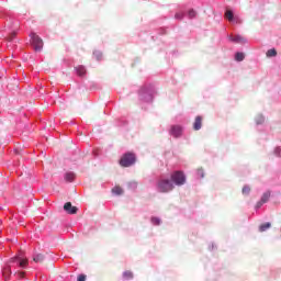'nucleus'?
<instances>
[{
	"mask_svg": "<svg viewBox=\"0 0 281 281\" xmlns=\"http://www.w3.org/2000/svg\"><path fill=\"white\" fill-rule=\"evenodd\" d=\"M192 128L193 131H201V128H203V116L201 115L195 116L192 124Z\"/></svg>",
	"mask_w": 281,
	"mask_h": 281,
	"instance_id": "nucleus-10",
	"label": "nucleus"
},
{
	"mask_svg": "<svg viewBox=\"0 0 281 281\" xmlns=\"http://www.w3.org/2000/svg\"><path fill=\"white\" fill-rule=\"evenodd\" d=\"M85 74H86L85 71H79V72H77V75H78V76H81V77L85 76Z\"/></svg>",
	"mask_w": 281,
	"mask_h": 281,
	"instance_id": "nucleus-34",
	"label": "nucleus"
},
{
	"mask_svg": "<svg viewBox=\"0 0 281 281\" xmlns=\"http://www.w3.org/2000/svg\"><path fill=\"white\" fill-rule=\"evenodd\" d=\"M64 212H66V214H78V206H74V204H71V202H66L64 204Z\"/></svg>",
	"mask_w": 281,
	"mask_h": 281,
	"instance_id": "nucleus-9",
	"label": "nucleus"
},
{
	"mask_svg": "<svg viewBox=\"0 0 281 281\" xmlns=\"http://www.w3.org/2000/svg\"><path fill=\"white\" fill-rule=\"evenodd\" d=\"M93 56L97 60H102V52L100 50H94Z\"/></svg>",
	"mask_w": 281,
	"mask_h": 281,
	"instance_id": "nucleus-27",
	"label": "nucleus"
},
{
	"mask_svg": "<svg viewBox=\"0 0 281 281\" xmlns=\"http://www.w3.org/2000/svg\"><path fill=\"white\" fill-rule=\"evenodd\" d=\"M196 178L198 179H205V171L203 170V168H200L196 170Z\"/></svg>",
	"mask_w": 281,
	"mask_h": 281,
	"instance_id": "nucleus-23",
	"label": "nucleus"
},
{
	"mask_svg": "<svg viewBox=\"0 0 281 281\" xmlns=\"http://www.w3.org/2000/svg\"><path fill=\"white\" fill-rule=\"evenodd\" d=\"M270 199H271V191H266L262 193L259 201H261V203L266 204V203H269Z\"/></svg>",
	"mask_w": 281,
	"mask_h": 281,
	"instance_id": "nucleus-13",
	"label": "nucleus"
},
{
	"mask_svg": "<svg viewBox=\"0 0 281 281\" xmlns=\"http://www.w3.org/2000/svg\"><path fill=\"white\" fill-rule=\"evenodd\" d=\"M155 188L158 194H170L175 190V186L169 177L158 178Z\"/></svg>",
	"mask_w": 281,
	"mask_h": 281,
	"instance_id": "nucleus-2",
	"label": "nucleus"
},
{
	"mask_svg": "<svg viewBox=\"0 0 281 281\" xmlns=\"http://www.w3.org/2000/svg\"><path fill=\"white\" fill-rule=\"evenodd\" d=\"M64 179H65L66 183H72V181H75V179H76V172H74V171L65 172Z\"/></svg>",
	"mask_w": 281,
	"mask_h": 281,
	"instance_id": "nucleus-12",
	"label": "nucleus"
},
{
	"mask_svg": "<svg viewBox=\"0 0 281 281\" xmlns=\"http://www.w3.org/2000/svg\"><path fill=\"white\" fill-rule=\"evenodd\" d=\"M110 106H109V104L106 105V109H109Z\"/></svg>",
	"mask_w": 281,
	"mask_h": 281,
	"instance_id": "nucleus-36",
	"label": "nucleus"
},
{
	"mask_svg": "<svg viewBox=\"0 0 281 281\" xmlns=\"http://www.w3.org/2000/svg\"><path fill=\"white\" fill-rule=\"evenodd\" d=\"M130 190H137V182H128Z\"/></svg>",
	"mask_w": 281,
	"mask_h": 281,
	"instance_id": "nucleus-31",
	"label": "nucleus"
},
{
	"mask_svg": "<svg viewBox=\"0 0 281 281\" xmlns=\"http://www.w3.org/2000/svg\"><path fill=\"white\" fill-rule=\"evenodd\" d=\"M229 41L239 45H245V43H247V38L243 37V35H229Z\"/></svg>",
	"mask_w": 281,
	"mask_h": 281,
	"instance_id": "nucleus-11",
	"label": "nucleus"
},
{
	"mask_svg": "<svg viewBox=\"0 0 281 281\" xmlns=\"http://www.w3.org/2000/svg\"><path fill=\"white\" fill-rule=\"evenodd\" d=\"M7 266L9 268L19 267L20 269H27V258L23 254L18 252L7 262Z\"/></svg>",
	"mask_w": 281,
	"mask_h": 281,
	"instance_id": "nucleus-4",
	"label": "nucleus"
},
{
	"mask_svg": "<svg viewBox=\"0 0 281 281\" xmlns=\"http://www.w3.org/2000/svg\"><path fill=\"white\" fill-rule=\"evenodd\" d=\"M123 280H133V272L132 271H124L123 272Z\"/></svg>",
	"mask_w": 281,
	"mask_h": 281,
	"instance_id": "nucleus-21",
	"label": "nucleus"
},
{
	"mask_svg": "<svg viewBox=\"0 0 281 281\" xmlns=\"http://www.w3.org/2000/svg\"><path fill=\"white\" fill-rule=\"evenodd\" d=\"M273 155H274V157H278L279 159L281 158V146L274 147Z\"/></svg>",
	"mask_w": 281,
	"mask_h": 281,
	"instance_id": "nucleus-25",
	"label": "nucleus"
},
{
	"mask_svg": "<svg viewBox=\"0 0 281 281\" xmlns=\"http://www.w3.org/2000/svg\"><path fill=\"white\" fill-rule=\"evenodd\" d=\"M77 281H87V274L80 273L79 276H77Z\"/></svg>",
	"mask_w": 281,
	"mask_h": 281,
	"instance_id": "nucleus-30",
	"label": "nucleus"
},
{
	"mask_svg": "<svg viewBox=\"0 0 281 281\" xmlns=\"http://www.w3.org/2000/svg\"><path fill=\"white\" fill-rule=\"evenodd\" d=\"M150 223L155 227H159L161 225L162 221H161V217H159V216H151L150 217Z\"/></svg>",
	"mask_w": 281,
	"mask_h": 281,
	"instance_id": "nucleus-14",
	"label": "nucleus"
},
{
	"mask_svg": "<svg viewBox=\"0 0 281 281\" xmlns=\"http://www.w3.org/2000/svg\"><path fill=\"white\" fill-rule=\"evenodd\" d=\"M188 16H189V19H195L196 18V11H194V9L189 10Z\"/></svg>",
	"mask_w": 281,
	"mask_h": 281,
	"instance_id": "nucleus-28",
	"label": "nucleus"
},
{
	"mask_svg": "<svg viewBox=\"0 0 281 281\" xmlns=\"http://www.w3.org/2000/svg\"><path fill=\"white\" fill-rule=\"evenodd\" d=\"M184 14L183 12H178L175 14V19H178L179 21H181V19H183Z\"/></svg>",
	"mask_w": 281,
	"mask_h": 281,
	"instance_id": "nucleus-33",
	"label": "nucleus"
},
{
	"mask_svg": "<svg viewBox=\"0 0 281 281\" xmlns=\"http://www.w3.org/2000/svg\"><path fill=\"white\" fill-rule=\"evenodd\" d=\"M71 124H76L75 122H71Z\"/></svg>",
	"mask_w": 281,
	"mask_h": 281,
	"instance_id": "nucleus-37",
	"label": "nucleus"
},
{
	"mask_svg": "<svg viewBox=\"0 0 281 281\" xmlns=\"http://www.w3.org/2000/svg\"><path fill=\"white\" fill-rule=\"evenodd\" d=\"M116 126L120 128H126V126H128V121H126V119H119L116 120Z\"/></svg>",
	"mask_w": 281,
	"mask_h": 281,
	"instance_id": "nucleus-16",
	"label": "nucleus"
},
{
	"mask_svg": "<svg viewBox=\"0 0 281 281\" xmlns=\"http://www.w3.org/2000/svg\"><path fill=\"white\" fill-rule=\"evenodd\" d=\"M266 56L268 58H273L274 56H278V50H276V48H271L266 53Z\"/></svg>",
	"mask_w": 281,
	"mask_h": 281,
	"instance_id": "nucleus-20",
	"label": "nucleus"
},
{
	"mask_svg": "<svg viewBox=\"0 0 281 281\" xmlns=\"http://www.w3.org/2000/svg\"><path fill=\"white\" fill-rule=\"evenodd\" d=\"M255 128L258 133H262L266 124H267V116L262 113H257L254 117Z\"/></svg>",
	"mask_w": 281,
	"mask_h": 281,
	"instance_id": "nucleus-6",
	"label": "nucleus"
},
{
	"mask_svg": "<svg viewBox=\"0 0 281 281\" xmlns=\"http://www.w3.org/2000/svg\"><path fill=\"white\" fill-rule=\"evenodd\" d=\"M209 251H216V244L210 243L209 244Z\"/></svg>",
	"mask_w": 281,
	"mask_h": 281,
	"instance_id": "nucleus-32",
	"label": "nucleus"
},
{
	"mask_svg": "<svg viewBox=\"0 0 281 281\" xmlns=\"http://www.w3.org/2000/svg\"><path fill=\"white\" fill-rule=\"evenodd\" d=\"M156 95H157V87H155V83L145 82L138 89L139 102H146L147 104H150V102H154Z\"/></svg>",
	"mask_w": 281,
	"mask_h": 281,
	"instance_id": "nucleus-1",
	"label": "nucleus"
},
{
	"mask_svg": "<svg viewBox=\"0 0 281 281\" xmlns=\"http://www.w3.org/2000/svg\"><path fill=\"white\" fill-rule=\"evenodd\" d=\"M258 229L260 233L267 232V229H271V222H265L260 224Z\"/></svg>",
	"mask_w": 281,
	"mask_h": 281,
	"instance_id": "nucleus-15",
	"label": "nucleus"
},
{
	"mask_svg": "<svg viewBox=\"0 0 281 281\" xmlns=\"http://www.w3.org/2000/svg\"><path fill=\"white\" fill-rule=\"evenodd\" d=\"M136 162H137V156H135V154L131 151L125 153L119 160L121 168H131L132 166H135Z\"/></svg>",
	"mask_w": 281,
	"mask_h": 281,
	"instance_id": "nucleus-5",
	"label": "nucleus"
},
{
	"mask_svg": "<svg viewBox=\"0 0 281 281\" xmlns=\"http://www.w3.org/2000/svg\"><path fill=\"white\" fill-rule=\"evenodd\" d=\"M169 179L173 188H181V186H186V183H188V176H186L183 170H173L170 173Z\"/></svg>",
	"mask_w": 281,
	"mask_h": 281,
	"instance_id": "nucleus-3",
	"label": "nucleus"
},
{
	"mask_svg": "<svg viewBox=\"0 0 281 281\" xmlns=\"http://www.w3.org/2000/svg\"><path fill=\"white\" fill-rule=\"evenodd\" d=\"M262 205H265L263 202L259 200L255 205V212H260V210H262Z\"/></svg>",
	"mask_w": 281,
	"mask_h": 281,
	"instance_id": "nucleus-26",
	"label": "nucleus"
},
{
	"mask_svg": "<svg viewBox=\"0 0 281 281\" xmlns=\"http://www.w3.org/2000/svg\"><path fill=\"white\" fill-rule=\"evenodd\" d=\"M30 36L35 52H41L43 49V38H41L36 33H31Z\"/></svg>",
	"mask_w": 281,
	"mask_h": 281,
	"instance_id": "nucleus-7",
	"label": "nucleus"
},
{
	"mask_svg": "<svg viewBox=\"0 0 281 281\" xmlns=\"http://www.w3.org/2000/svg\"><path fill=\"white\" fill-rule=\"evenodd\" d=\"M169 135H171V137H175V139H179L180 137L183 136V126L171 125L169 130Z\"/></svg>",
	"mask_w": 281,
	"mask_h": 281,
	"instance_id": "nucleus-8",
	"label": "nucleus"
},
{
	"mask_svg": "<svg viewBox=\"0 0 281 281\" xmlns=\"http://www.w3.org/2000/svg\"><path fill=\"white\" fill-rule=\"evenodd\" d=\"M14 38H16V32H12V33L7 37V41L12 42V41H14Z\"/></svg>",
	"mask_w": 281,
	"mask_h": 281,
	"instance_id": "nucleus-29",
	"label": "nucleus"
},
{
	"mask_svg": "<svg viewBox=\"0 0 281 281\" xmlns=\"http://www.w3.org/2000/svg\"><path fill=\"white\" fill-rule=\"evenodd\" d=\"M235 60H237L238 63L245 60V54L244 53H236Z\"/></svg>",
	"mask_w": 281,
	"mask_h": 281,
	"instance_id": "nucleus-24",
	"label": "nucleus"
},
{
	"mask_svg": "<svg viewBox=\"0 0 281 281\" xmlns=\"http://www.w3.org/2000/svg\"><path fill=\"white\" fill-rule=\"evenodd\" d=\"M98 155H100V154H95V151H94V157H98Z\"/></svg>",
	"mask_w": 281,
	"mask_h": 281,
	"instance_id": "nucleus-35",
	"label": "nucleus"
},
{
	"mask_svg": "<svg viewBox=\"0 0 281 281\" xmlns=\"http://www.w3.org/2000/svg\"><path fill=\"white\" fill-rule=\"evenodd\" d=\"M33 260H34L35 262H43V260H45V255L40 254V252H35V254L33 255Z\"/></svg>",
	"mask_w": 281,
	"mask_h": 281,
	"instance_id": "nucleus-19",
	"label": "nucleus"
},
{
	"mask_svg": "<svg viewBox=\"0 0 281 281\" xmlns=\"http://www.w3.org/2000/svg\"><path fill=\"white\" fill-rule=\"evenodd\" d=\"M112 194L115 196H122V194H124V190L121 187H114L112 188Z\"/></svg>",
	"mask_w": 281,
	"mask_h": 281,
	"instance_id": "nucleus-18",
	"label": "nucleus"
},
{
	"mask_svg": "<svg viewBox=\"0 0 281 281\" xmlns=\"http://www.w3.org/2000/svg\"><path fill=\"white\" fill-rule=\"evenodd\" d=\"M225 19H227V21H234V12L232 10H226Z\"/></svg>",
	"mask_w": 281,
	"mask_h": 281,
	"instance_id": "nucleus-22",
	"label": "nucleus"
},
{
	"mask_svg": "<svg viewBox=\"0 0 281 281\" xmlns=\"http://www.w3.org/2000/svg\"><path fill=\"white\" fill-rule=\"evenodd\" d=\"M243 196H249L251 194V187L249 184H245L241 189Z\"/></svg>",
	"mask_w": 281,
	"mask_h": 281,
	"instance_id": "nucleus-17",
	"label": "nucleus"
}]
</instances>
